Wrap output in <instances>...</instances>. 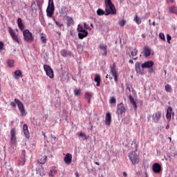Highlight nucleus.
<instances>
[{
	"mask_svg": "<svg viewBox=\"0 0 177 177\" xmlns=\"http://www.w3.org/2000/svg\"><path fill=\"white\" fill-rule=\"evenodd\" d=\"M105 16H109V15H115V7L113 3H111V0H105Z\"/></svg>",
	"mask_w": 177,
	"mask_h": 177,
	"instance_id": "1",
	"label": "nucleus"
},
{
	"mask_svg": "<svg viewBox=\"0 0 177 177\" xmlns=\"http://www.w3.org/2000/svg\"><path fill=\"white\" fill-rule=\"evenodd\" d=\"M136 151H138V149H136L135 151H131L128 153V157L133 165L139 164V161H140L139 153H137Z\"/></svg>",
	"mask_w": 177,
	"mask_h": 177,
	"instance_id": "2",
	"label": "nucleus"
},
{
	"mask_svg": "<svg viewBox=\"0 0 177 177\" xmlns=\"http://www.w3.org/2000/svg\"><path fill=\"white\" fill-rule=\"evenodd\" d=\"M16 104L18 106V109L22 116L26 115L27 113H26V109H24V105H23V102H21L19 99L15 98L14 102H10V106L12 107H16Z\"/></svg>",
	"mask_w": 177,
	"mask_h": 177,
	"instance_id": "3",
	"label": "nucleus"
},
{
	"mask_svg": "<svg viewBox=\"0 0 177 177\" xmlns=\"http://www.w3.org/2000/svg\"><path fill=\"white\" fill-rule=\"evenodd\" d=\"M46 13L48 17H53V13H55V4L53 3V0H48Z\"/></svg>",
	"mask_w": 177,
	"mask_h": 177,
	"instance_id": "4",
	"label": "nucleus"
},
{
	"mask_svg": "<svg viewBox=\"0 0 177 177\" xmlns=\"http://www.w3.org/2000/svg\"><path fill=\"white\" fill-rule=\"evenodd\" d=\"M24 39L26 42H32L34 41V37H32V33L30 32L29 30L26 29L23 30Z\"/></svg>",
	"mask_w": 177,
	"mask_h": 177,
	"instance_id": "5",
	"label": "nucleus"
},
{
	"mask_svg": "<svg viewBox=\"0 0 177 177\" xmlns=\"http://www.w3.org/2000/svg\"><path fill=\"white\" fill-rule=\"evenodd\" d=\"M153 66H154V62L153 61H147L141 65V67L142 68H151L149 73H153V68H151Z\"/></svg>",
	"mask_w": 177,
	"mask_h": 177,
	"instance_id": "6",
	"label": "nucleus"
},
{
	"mask_svg": "<svg viewBox=\"0 0 177 177\" xmlns=\"http://www.w3.org/2000/svg\"><path fill=\"white\" fill-rule=\"evenodd\" d=\"M44 69L46 71V74L49 78H53L55 75H53V70L50 68V66L48 65H44Z\"/></svg>",
	"mask_w": 177,
	"mask_h": 177,
	"instance_id": "7",
	"label": "nucleus"
},
{
	"mask_svg": "<svg viewBox=\"0 0 177 177\" xmlns=\"http://www.w3.org/2000/svg\"><path fill=\"white\" fill-rule=\"evenodd\" d=\"M8 32L10 37L12 38L13 41H15V42H17V44H20V41H19V37H17V35H16V33L15 32L13 29H12V28H8Z\"/></svg>",
	"mask_w": 177,
	"mask_h": 177,
	"instance_id": "8",
	"label": "nucleus"
},
{
	"mask_svg": "<svg viewBox=\"0 0 177 177\" xmlns=\"http://www.w3.org/2000/svg\"><path fill=\"white\" fill-rule=\"evenodd\" d=\"M126 109L125 106H124V103L121 102L118 105V111H116V114L118 115H122L124 113H125Z\"/></svg>",
	"mask_w": 177,
	"mask_h": 177,
	"instance_id": "9",
	"label": "nucleus"
},
{
	"mask_svg": "<svg viewBox=\"0 0 177 177\" xmlns=\"http://www.w3.org/2000/svg\"><path fill=\"white\" fill-rule=\"evenodd\" d=\"M152 171L154 174H160V172H161V165L158 163H154L152 165Z\"/></svg>",
	"mask_w": 177,
	"mask_h": 177,
	"instance_id": "10",
	"label": "nucleus"
},
{
	"mask_svg": "<svg viewBox=\"0 0 177 177\" xmlns=\"http://www.w3.org/2000/svg\"><path fill=\"white\" fill-rule=\"evenodd\" d=\"M64 161L65 164L70 165V164H71V161H73V156L71 153H67L64 158Z\"/></svg>",
	"mask_w": 177,
	"mask_h": 177,
	"instance_id": "11",
	"label": "nucleus"
},
{
	"mask_svg": "<svg viewBox=\"0 0 177 177\" xmlns=\"http://www.w3.org/2000/svg\"><path fill=\"white\" fill-rule=\"evenodd\" d=\"M136 72L137 74L142 75L143 74V70L140 68V64L139 62H136L135 64Z\"/></svg>",
	"mask_w": 177,
	"mask_h": 177,
	"instance_id": "12",
	"label": "nucleus"
},
{
	"mask_svg": "<svg viewBox=\"0 0 177 177\" xmlns=\"http://www.w3.org/2000/svg\"><path fill=\"white\" fill-rule=\"evenodd\" d=\"M64 20H66L67 23V27H70V26H72V24H74V19H73V17H64Z\"/></svg>",
	"mask_w": 177,
	"mask_h": 177,
	"instance_id": "13",
	"label": "nucleus"
},
{
	"mask_svg": "<svg viewBox=\"0 0 177 177\" xmlns=\"http://www.w3.org/2000/svg\"><path fill=\"white\" fill-rule=\"evenodd\" d=\"M61 55L62 56H63V57H71V56H73V53H71V51H68L65 49L61 51Z\"/></svg>",
	"mask_w": 177,
	"mask_h": 177,
	"instance_id": "14",
	"label": "nucleus"
},
{
	"mask_svg": "<svg viewBox=\"0 0 177 177\" xmlns=\"http://www.w3.org/2000/svg\"><path fill=\"white\" fill-rule=\"evenodd\" d=\"M24 133L26 138V139L30 138V132L28 131V126L27 124H24L23 127Z\"/></svg>",
	"mask_w": 177,
	"mask_h": 177,
	"instance_id": "15",
	"label": "nucleus"
},
{
	"mask_svg": "<svg viewBox=\"0 0 177 177\" xmlns=\"http://www.w3.org/2000/svg\"><path fill=\"white\" fill-rule=\"evenodd\" d=\"M151 55V49L149 46L144 47V56L145 57H149Z\"/></svg>",
	"mask_w": 177,
	"mask_h": 177,
	"instance_id": "16",
	"label": "nucleus"
},
{
	"mask_svg": "<svg viewBox=\"0 0 177 177\" xmlns=\"http://www.w3.org/2000/svg\"><path fill=\"white\" fill-rule=\"evenodd\" d=\"M100 49H101V50H102V56H107V46L106 45H104V44H101L99 46Z\"/></svg>",
	"mask_w": 177,
	"mask_h": 177,
	"instance_id": "17",
	"label": "nucleus"
},
{
	"mask_svg": "<svg viewBox=\"0 0 177 177\" xmlns=\"http://www.w3.org/2000/svg\"><path fill=\"white\" fill-rule=\"evenodd\" d=\"M161 118V112H156L153 115V122H158V120Z\"/></svg>",
	"mask_w": 177,
	"mask_h": 177,
	"instance_id": "18",
	"label": "nucleus"
},
{
	"mask_svg": "<svg viewBox=\"0 0 177 177\" xmlns=\"http://www.w3.org/2000/svg\"><path fill=\"white\" fill-rule=\"evenodd\" d=\"M172 115V107L169 106L167 109L166 118H167L168 121H171V117Z\"/></svg>",
	"mask_w": 177,
	"mask_h": 177,
	"instance_id": "19",
	"label": "nucleus"
},
{
	"mask_svg": "<svg viewBox=\"0 0 177 177\" xmlns=\"http://www.w3.org/2000/svg\"><path fill=\"white\" fill-rule=\"evenodd\" d=\"M105 124L106 125H110V124H111V114H110V113H106V114Z\"/></svg>",
	"mask_w": 177,
	"mask_h": 177,
	"instance_id": "20",
	"label": "nucleus"
},
{
	"mask_svg": "<svg viewBox=\"0 0 177 177\" xmlns=\"http://www.w3.org/2000/svg\"><path fill=\"white\" fill-rule=\"evenodd\" d=\"M17 25L21 31H23V30L26 28L24 24H23V21L21 19V18L17 19Z\"/></svg>",
	"mask_w": 177,
	"mask_h": 177,
	"instance_id": "21",
	"label": "nucleus"
},
{
	"mask_svg": "<svg viewBox=\"0 0 177 177\" xmlns=\"http://www.w3.org/2000/svg\"><path fill=\"white\" fill-rule=\"evenodd\" d=\"M110 71L113 77H114L115 81H117V71L115 70V66H111Z\"/></svg>",
	"mask_w": 177,
	"mask_h": 177,
	"instance_id": "22",
	"label": "nucleus"
},
{
	"mask_svg": "<svg viewBox=\"0 0 177 177\" xmlns=\"http://www.w3.org/2000/svg\"><path fill=\"white\" fill-rule=\"evenodd\" d=\"M85 37H88V31L83 30L82 32H80L78 33V37L80 39H84Z\"/></svg>",
	"mask_w": 177,
	"mask_h": 177,
	"instance_id": "23",
	"label": "nucleus"
},
{
	"mask_svg": "<svg viewBox=\"0 0 177 177\" xmlns=\"http://www.w3.org/2000/svg\"><path fill=\"white\" fill-rule=\"evenodd\" d=\"M129 100L130 101V103L133 105V109L136 110L137 106H136V102H135V100L133 99V97L132 95H129Z\"/></svg>",
	"mask_w": 177,
	"mask_h": 177,
	"instance_id": "24",
	"label": "nucleus"
},
{
	"mask_svg": "<svg viewBox=\"0 0 177 177\" xmlns=\"http://www.w3.org/2000/svg\"><path fill=\"white\" fill-rule=\"evenodd\" d=\"M129 100L130 101V103L133 105V109L136 110L137 106H136V102H135V100L133 99V97L132 95H129Z\"/></svg>",
	"mask_w": 177,
	"mask_h": 177,
	"instance_id": "25",
	"label": "nucleus"
},
{
	"mask_svg": "<svg viewBox=\"0 0 177 177\" xmlns=\"http://www.w3.org/2000/svg\"><path fill=\"white\" fill-rule=\"evenodd\" d=\"M21 77H23V75H21V71L17 70L15 71L14 78H15L16 80H19V78H21Z\"/></svg>",
	"mask_w": 177,
	"mask_h": 177,
	"instance_id": "26",
	"label": "nucleus"
},
{
	"mask_svg": "<svg viewBox=\"0 0 177 177\" xmlns=\"http://www.w3.org/2000/svg\"><path fill=\"white\" fill-rule=\"evenodd\" d=\"M100 75L96 74L94 78L95 82H97L96 86H100Z\"/></svg>",
	"mask_w": 177,
	"mask_h": 177,
	"instance_id": "27",
	"label": "nucleus"
},
{
	"mask_svg": "<svg viewBox=\"0 0 177 177\" xmlns=\"http://www.w3.org/2000/svg\"><path fill=\"white\" fill-rule=\"evenodd\" d=\"M84 97L88 100V103H91V99H92V94L89 92H86Z\"/></svg>",
	"mask_w": 177,
	"mask_h": 177,
	"instance_id": "28",
	"label": "nucleus"
},
{
	"mask_svg": "<svg viewBox=\"0 0 177 177\" xmlns=\"http://www.w3.org/2000/svg\"><path fill=\"white\" fill-rule=\"evenodd\" d=\"M10 135H11V142L12 143H15V142H16V133H15V130H11Z\"/></svg>",
	"mask_w": 177,
	"mask_h": 177,
	"instance_id": "29",
	"label": "nucleus"
},
{
	"mask_svg": "<svg viewBox=\"0 0 177 177\" xmlns=\"http://www.w3.org/2000/svg\"><path fill=\"white\" fill-rule=\"evenodd\" d=\"M169 13H174L175 15H177V8L174 6L169 7Z\"/></svg>",
	"mask_w": 177,
	"mask_h": 177,
	"instance_id": "30",
	"label": "nucleus"
},
{
	"mask_svg": "<svg viewBox=\"0 0 177 177\" xmlns=\"http://www.w3.org/2000/svg\"><path fill=\"white\" fill-rule=\"evenodd\" d=\"M56 174H57V170L55 169H50L48 172V176L53 177L56 175Z\"/></svg>",
	"mask_w": 177,
	"mask_h": 177,
	"instance_id": "31",
	"label": "nucleus"
},
{
	"mask_svg": "<svg viewBox=\"0 0 177 177\" xmlns=\"http://www.w3.org/2000/svg\"><path fill=\"white\" fill-rule=\"evenodd\" d=\"M97 16H103V15H106V11L99 8L97 10Z\"/></svg>",
	"mask_w": 177,
	"mask_h": 177,
	"instance_id": "32",
	"label": "nucleus"
},
{
	"mask_svg": "<svg viewBox=\"0 0 177 177\" xmlns=\"http://www.w3.org/2000/svg\"><path fill=\"white\" fill-rule=\"evenodd\" d=\"M166 92H172V87L169 84H166L165 86Z\"/></svg>",
	"mask_w": 177,
	"mask_h": 177,
	"instance_id": "33",
	"label": "nucleus"
},
{
	"mask_svg": "<svg viewBox=\"0 0 177 177\" xmlns=\"http://www.w3.org/2000/svg\"><path fill=\"white\" fill-rule=\"evenodd\" d=\"M134 21L137 24H140V23H142V18H140L138 17V15H136V17L134 18Z\"/></svg>",
	"mask_w": 177,
	"mask_h": 177,
	"instance_id": "34",
	"label": "nucleus"
},
{
	"mask_svg": "<svg viewBox=\"0 0 177 177\" xmlns=\"http://www.w3.org/2000/svg\"><path fill=\"white\" fill-rule=\"evenodd\" d=\"M8 67H13L15 66V61L9 59L7 62Z\"/></svg>",
	"mask_w": 177,
	"mask_h": 177,
	"instance_id": "35",
	"label": "nucleus"
},
{
	"mask_svg": "<svg viewBox=\"0 0 177 177\" xmlns=\"http://www.w3.org/2000/svg\"><path fill=\"white\" fill-rule=\"evenodd\" d=\"M53 20H54V21H55V23L57 27H59V28H60L61 27H63V24H62V23L59 22V21H56V19H55V17H53Z\"/></svg>",
	"mask_w": 177,
	"mask_h": 177,
	"instance_id": "36",
	"label": "nucleus"
},
{
	"mask_svg": "<svg viewBox=\"0 0 177 177\" xmlns=\"http://www.w3.org/2000/svg\"><path fill=\"white\" fill-rule=\"evenodd\" d=\"M39 162L40 164H45L46 162V156H44Z\"/></svg>",
	"mask_w": 177,
	"mask_h": 177,
	"instance_id": "37",
	"label": "nucleus"
},
{
	"mask_svg": "<svg viewBox=\"0 0 177 177\" xmlns=\"http://www.w3.org/2000/svg\"><path fill=\"white\" fill-rule=\"evenodd\" d=\"M74 95L75 96H79V95H81V89L74 90Z\"/></svg>",
	"mask_w": 177,
	"mask_h": 177,
	"instance_id": "38",
	"label": "nucleus"
},
{
	"mask_svg": "<svg viewBox=\"0 0 177 177\" xmlns=\"http://www.w3.org/2000/svg\"><path fill=\"white\" fill-rule=\"evenodd\" d=\"M125 23H127V21L124 19H122L119 21V26H120L121 27H124L125 26Z\"/></svg>",
	"mask_w": 177,
	"mask_h": 177,
	"instance_id": "39",
	"label": "nucleus"
},
{
	"mask_svg": "<svg viewBox=\"0 0 177 177\" xmlns=\"http://www.w3.org/2000/svg\"><path fill=\"white\" fill-rule=\"evenodd\" d=\"M79 136L80 138H84V140H86V139H88V137H86V135L84 133H80Z\"/></svg>",
	"mask_w": 177,
	"mask_h": 177,
	"instance_id": "40",
	"label": "nucleus"
},
{
	"mask_svg": "<svg viewBox=\"0 0 177 177\" xmlns=\"http://www.w3.org/2000/svg\"><path fill=\"white\" fill-rule=\"evenodd\" d=\"M169 158H171V157H177V151L173 152L172 154L171 155L170 153L167 154Z\"/></svg>",
	"mask_w": 177,
	"mask_h": 177,
	"instance_id": "41",
	"label": "nucleus"
},
{
	"mask_svg": "<svg viewBox=\"0 0 177 177\" xmlns=\"http://www.w3.org/2000/svg\"><path fill=\"white\" fill-rule=\"evenodd\" d=\"M77 31L78 32H82V31H85L84 28H82V26H81L80 24L77 26Z\"/></svg>",
	"mask_w": 177,
	"mask_h": 177,
	"instance_id": "42",
	"label": "nucleus"
},
{
	"mask_svg": "<svg viewBox=\"0 0 177 177\" xmlns=\"http://www.w3.org/2000/svg\"><path fill=\"white\" fill-rule=\"evenodd\" d=\"M116 100L114 97H111L110 100H109V103H111V104H113V103H115Z\"/></svg>",
	"mask_w": 177,
	"mask_h": 177,
	"instance_id": "43",
	"label": "nucleus"
},
{
	"mask_svg": "<svg viewBox=\"0 0 177 177\" xmlns=\"http://www.w3.org/2000/svg\"><path fill=\"white\" fill-rule=\"evenodd\" d=\"M41 41L43 44H46V37L44 35L41 36Z\"/></svg>",
	"mask_w": 177,
	"mask_h": 177,
	"instance_id": "44",
	"label": "nucleus"
},
{
	"mask_svg": "<svg viewBox=\"0 0 177 177\" xmlns=\"http://www.w3.org/2000/svg\"><path fill=\"white\" fill-rule=\"evenodd\" d=\"M159 37H160V39H162V41H165V35H164V33H160V34H159Z\"/></svg>",
	"mask_w": 177,
	"mask_h": 177,
	"instance_id": "45",
	"label": "nucleus"
},
{
	"mask_svg": "<svg viewBox=\"0 0 177 177\" xmlns=\"http://www.w3.org/2000/svg\"><path fill=\"white\" fill-rule=\"evenodd\" d=\"M138 55V50L136 48L134 49V51L131 52V56H136Z\"/></svg>",
	"mask_w": 177,
	"mask_h": 177,
	"instance_id": "46",
	"label": "nucleus"
},
{
	"mask_svg": "<svg viewBox=\"0 0 177 177\" xmlns=\"http://www.w3.org/2000/svg\"><path fill=\"white\" fill-rule=\"evenodd\" d=\"M84 28H86V30H91V28H89V25H88L86 23H84Z\"/></svg>",
	"mask_w": 177,
	"mask_h": 177,
	"instance_id": "47",
	"label": "nucleus"
},
{
	"mask_svg": "<svg viewBox=\"0 0 177 177\" xmlns=\"http://www.w3.org/2000/svg\"><path fill=\"white\" fill-rule=\"evenodd\" d=\"M24 162H26V161L24 160V159H21L19 162V165H24Z\"/></svg>",
	"mask_w": 177,
	"mask_h": 177,
	"instance_id": "48",
	"label": "nucleus"
},
{
	"mask_svg": "<svg viewBox=\"0 0 177 177\" xmlns=\"http://www.w3.org/2000/svg\"><path fill=\"white\" fill-rule=\"evenodd\" d=\"M3 50V42L0 41V50Z\"/></svg>",
	"mask_w": 177,
	"mask_h": 177,
	"instance_id": "49",
	"label": "nucleus"
},
{
	"mask_svg": "<svg viewBox=\"0 0 177 177\" xmlns=\"http://www.w3.org/2000/svg\"><path fill=\"white\" fill-rule=\"evenodd\" d=\"M172 39V37H171V36L169 35H167V42H169V41Z\"/></svg>",
	"mask_w": 177,
	"mask_h": 177,
	"instance_id": "50",
	"label": "nucleus"
},
{
	"mask_svg": "<svg viewBox=\"0 0 177 177\" xmlns=\"http://www.w3.org/2000/svg\"><path fill=\"white\" fill-rule=\"evenodd\" d=\"M122 175H123V176H124V177H127V173H126L125 171H123Z\"/></svg>",
	"mask_w": 177,
	"mask_h": 177,
	"instance_id": "51",
	"label": "nucleus"
},
{
	"mask_svg": "<svg viewBox=\"0 0 177 177\" xmlns=\"http://www.w3.org/2000/svg\"><path fill=\"white\" fill-rule=\"evenodd\" d=\"M75 176L80 177V174H78V172L75 173Z\"/></svg>",
	"mask_w": 177,
	"mask_h": 177,
	"instance_id": "52",
	"label": "nucleus"
},
{
	"mask_svg": "<svg viewBox=\"0 0 177 177\" xmlns=\"http://www.w3.org/2000/svg\"><path fill=\"white\" fill-rule=\"evenodd\" d=\"M170 3H174V0H167Z\"/></svg>",
	"mask_w": 177,
	"mask_h": 177,
	"instance_id": "53",
	"label": "nucleus"
},
{
	"mask_svg": "<svg viewBox=\"0 0 177 177\" xmlns=\"http://www.w3.org/2000/svg\"><path fill=\"white\" fill-rule=\"evenodd\" d=\"M50 136H51V138H53V139L56 140V136H55L54 135H51Z\"/></svg>",
	"mask_w": 177,
	"mask_h": 177,
	"instance_id": "54",
	"label": "nucleus"
},
{
	"mask_svg": "<svg viewBox=\"0 0 177 177\" xmlns=\"http://www.w3.org/2000/svg\"><path fill=\"white\" fill-rule=\"evenodd\" d=\"M129 63H130L131 64H133V61L132 59H130L129 61Z\"/></svg>",
	"mask_w": 177,
	"mask_h": 177,
	"instance_id": "55",
	"label": "nucleus"
},
{
	"mask_svg": "<svg viewBox=\"0 0 177 177\" xmlns=\"http://www.w3.org/2000/svg\"><path fill=\"white\" fill-rule=\"evenodd\" d=\"M169 128V124H167L166 126V129H168Z\"/></svg>",
	"mask_w": 177,
	"mask_h": 177,
	"instance_id": "56",
	"label": "nucleus"
},
{
	"mask_svg": "<svg viewBox=\"0 0 177 177\" xmlns=\"http://www.w3.org/2000/svg\"><path fill=\"white\" fill-rule=\"evenodd\" d=\"M167 139L169 140V142H171L172 140V139L171 138V137H168Z\"/></svg>",
	"mask_w": 177,
	"mask_h": 177,
	"instance_id": "57",
	"label": "nucleus"
},
{
	"mask_svg": "<svg viewBox=\"0 0 177 177\" xmlns=\"http://www.w3.org/2000/svg\"><path fill=\"white\" fill-rule=\"evenodd\" d=\"M95 164L96 165H100V164L99 163V162H95Z\"/></svg>",
	"mask_w": 177,
	"mask_h": 177,
	"instance_id": "58",
	"label": "nucleus"
},
{
	"mask_svg": "<svg viewBox=\"0 0 177 177\" xmlns=\"http://www.w3.org/2000/svg\"><path fill=\"white\" fill-rule=\"evenodd\" d=\"M150 118H151V115H149V117H148V121H150Z\"/></svg>",
	"mask_w": 177,
	"mask_h": 177,
	"instance_id": "59",
	"label": "nucleus"
},
{
	"mask_svg": "<svg viewBox=\"0 0 177 177\" xmlns=\"http://www.w3.org/2000/svg\"><path fill=\"white\" fill-rule=\"evenodd\" d=\"M152 26H156V21H153V22L152 23Z\"/></svg>",
	"mask_w": 177,
	"mask_h": 177,
	"instance_id": "60",
	"label": "nucleus"
},
{
	"mask_svg": "<svg viewBox=\"0 0 177 177\" xmlns=\"http://www.w3.org/2000/svg\"><path fill=\"white\" fill-rule=\"evenodd\" d=\"M127 89H129V91L131 92V87H129V86H127Z\"/></svg>",
	"mask_w": 177,
	"mask_h": 177,
	"instance_id": "61",
	"label": "nucleus"
},
{
	"mask_svg": "<svg viewBox=\"0 0 177 177\" xmlns=\"http://www.w3.org/2000/svg\"><path fill=\"white\" fill-rule=\"evenodd\" d=\"M43 136H44V138H46V136L45 135V133H43Z\"/></svg>",
	"mask_w": 177,
	"mask_h": 177,
	"instance_id": "62",
	"label": "nucleus"
},
{
	"mask_svg": "<svg viewBox=\"0 0 177 177\" xmlns=\"http://www.w3.org/2000/svg\"><path fill=\"white\" fill-rule=\"evenodd\" d=\"M109 77H110V75H106V78H109Z\"/></svg>",
	"mask_w": 177,
	"mask_h": 177,
	"instance_id": "63",
	"label": "nucleus"
},
{
	"mask_svg": "<svg viewBox=\"0 0 177 177\" xmlns=\"http://www.w3.org/2000/svg\"><path fill=\"white\" fill-rule=\"evenodd\" d=\"M142 37H143V38H145V37H146L145 35H142Z\"/></svg>",
	"mask_w": 177,
	"mask_h": 177,
	"instance_id": "64",
	"label": "nucleus"
}]
</instances>
